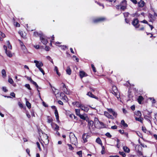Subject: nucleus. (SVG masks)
<instances>
[{"instance_id": "nucleus-42", "label": "nucleus", "mask_w": 157, "mask_h": 157, "mask_svg": "<svg viewBox=\"0 0 157 157\" xmlns=\"http://www.w3.org/2000/svg\"><path fill=\"white\" fill-rule=\"evenodd\" d=\"M8 81V82L11 84H12L13 82V80L11 78H9Z\"/></svg>"}, {"instance_id": "nucleus-40", "label": "nucleus", "mask_w": 157, "mask_h": 157, "mask_svg": "<svg viewBox=\"0 0 157 157\" xmlns=\"http://www.w3.org/2000/svg\"><path fill=\"white\" fill-rule=\"evenodd\" d=\"M67 145L68 146L69 149L70 150H72L74 149V148L72 147V146L71 144H68Z\"/></svg>"}, {"instance_id": "nucleus-37", "label": "nucleus", "mask_w": 157, "mask_h": 157, "mask_svg": "<svg viewBox=\"0 0 157 157\" xmlns=\"http://www.w3.org/2000/svg\"><path fill=\"white\" fill-rule=\"evenodd\" d=\"M75 104H76V105L79 107H80L81 108V106L82 105L79 102L76 101V102L75 103Z\"/></svg>"}, {"instance_id": "nucleus-43", "label": "nucleus", "mask_w": 157, "mask_h": 157, "mask_svg": "<svg viewBox=\"0 0 157 157\" xmlns=\"http://www.w3.org/2000/svg\"><path fill=\"white\" fill-rule=\"evenodd\" d=\"M120 154L122 155L123 157H125L126 155L123 152H119Z\"/></svg>"}, {"instance_id": "nucleus-64", "label": "nucleus", "mask_w": 157, "mask_h": 157, "mask_svg": "<svg viewBox=\"0 0 157 157\" xmlns=\"http://www.w3.org/2000/svg\"><path fill=\"white\" fill-rule=\"evenodd\" d=\"M153 136L155 139L157 140V135L156 134H154Z\"/></svg>"}, {"instance_id": "nucleus-9", "label": "nucleus", "mask_w": 157, "mask_h": 157, "mask_svg": "<svg viewBox=\"0 0 157 157\" xmlns=\"http://www.w3.org/2000/svg\"><path fill=\"white\" fill-rule=\"evenodd\" d=\"M107 110L108 111V112L113 114V117H116L117 116V113L113 111L112 109H107Z\"/></svg>"}, {"instance_id": "nucleus-54", "label": "nucleus", "mask_w": 157, "mask_h": 157, "mask_svg": "<svg viewBox=\"0 0 157 157\" xmlns=\"http://www.w3.org/2000/svg\"><path fill=\"white\" fill-rule=\"evenodd\" d=\"M111 128L113 129H116L117 128V126L116 125L113 126H111Z\"/></svg>"}, {"instance_id": "nucleus-55", "label": "nucleus", "mask_w": 157, "mask_h": 157, "mask_svg": "<svg viewBox=\"0 0 157 157\" xmlns=\"http://www.w3.org/2000/svg\"><path fill=\"white\" fill-rule=\"evenodd\" d=\"M119 132L121 134H124V130H119Z\"/></svg>"}, {"instance_id": "nucleus-39", "label": "nucleus", "mask_w": 157, "mask_h": 157, "mask_svg": "<svg viewBox=\"0 0 157 157\" xmlns=\"http://www.w3.org/2000/svg\"><path fill=\"white\" fill-rule=\"evenodd\" d=\"M75 112L76 113V114L77 115L79 116L80 114V110L78 109H75Z\"/></svg>"}, {"instance_id": "nucleus-2", "label": "nucleus", "mask_w": 157, "mask_h": 157, "mask_svg": "<svg viewBox=\"0 0 157 157\" xmlns=\"http://www.w3.org/2000/svg\"><path fill=\"white\" fill-rule=\"evenodd\" d=\"M69 137L72 144L76 145L78 142L77 139L74 134L72 132L70 133Z\"/></svg>"}, {"instance_id": "nucleus-50", "label": "nucleus", "mask_w": 157, "mask_h": 157, "mask_svg": "<svg viewBox=\"0 0 157 157\" xmlns=\"http://www.w3.org/2000/svg\"><path fill=\"white\" fill-rule=\"evenodd\" d=\"M18 41L19 42L20 45L21 47H22L24 45L22 41H21L20 40H19Z\"/></svg>"}, {"instance_id": "nucleus-8", "label": "nucleus", "mask_w": 157, "mask_h": 157, "mask_svg": "<svg viewBox=\"0 0 157 157\" xmlns=\"http://www.w3.org/2000/svg\"><path fill=\"white\" fill-rule=\"evenodd\" d=\"M104 115L108 118L111 119H114V118L113 116H112L111 115V113H110L108 112L105 111L104 112Z\"/></svg>"}, {"instance_id": "nucleus-48", "label": "nucleus", "mask_w": 157, "mask_h": 157, "mask_svg": "<svg viewBox=\"0 0 157 157\" xmlns=\"http://www.w3.org/2000/svg\"><path fill=\"white\" fill-rule=\"evenodd\" d=\"M91 67L92 68L94 72H96V70L94 65L91 64Z\"/></svg>"}, {"instance_id": "nucleus-21", "label": "nucleus", "mask_w": 157, "mask_h": 157, "mask_svg": "<svg viewBox=\"0 0 157 157\" xmlns=\"http://www.w3.org/2000/svg\"><path fill=\"white\" fill-rule=\"evenodd\" d=\"M123 149L125 152L127 153H129L130 151L129 149L126 146H124L123 147Z\"/></svg>"}, {"instance_id": "nucleus-57", "label": "nucleus", "mask_w": 157, "mask_h": 157, "mask_svg": "<svg viewBox=\"0 0 157 157\" xmlns=\"http://www.w3.org/2000/svg\"><path fill=\"white\" fill-rule=\"evenodd\" d=\"M36 49H38L39 48V46L38 45H35L33 46Z\"/></svg>"}, {"instance_id": "nucleus-53", "label": "nucleus", "mask_w": 157, "mask_h": 157, "mask_svg": "<svg viewBox=\"0 0 157 157\" xmlns=\"http://www.w3.org/2000/svg\"><path fill=\"white\" fill-rule=\"evenodd\" d=\"M122 3L123 4V5H127V1L125 0H124L122 2Z\"/></svg>"}, {"instance_id": "nucleus-25", "label": "nucleus", "mask_w": 157, "mask_h": 157, "mask_svg": "<svg viewBox=\"0 0 157 157\" xmlns=\"http://www.w3.org/2000/svg\"><path fill=\"white\" fill-rule=\"evenodd\" d=\"M121 124L125 128L128 127V124L125 123L124 121L123 120H121Z\"/></svg>"}, {"instance_id": "nucleus-18", "label": "nucleus", "mask_w": 157, "mask_h": 157, "mask_svg": "<svg viewBox=\"0 0 157 157\" xmlns=\"http://www.w3.org/2000/svg\"><path fill=\"white\" fill-rule=\"evenodd\" d=\"M87 95L88 96H89L91 97V98H96V99H97V98L91 92H88L87 94Z\"/></svg>"}, {"instance_id": "nucleus-22", "label": "nucleus", "mask_w": 157, "mask_h": 157, "mask_svg": "<svg viewBox=\"0 0 157 157\" xmlns=\"http://www.w3.org/2000/svg\"><path fill=\"white\" fill-rule=\"evenodd\" d=\"M94 124V122L92 121H88V125L89 126V128L90 129V127H92L93 126Z\"/></svg>"}, {"instance_id": "nucleus-49", "label": "nucleus", "mask_w": 157, "mask_h": 157, "mask_svg": "<svg viewBox=\"0 0 157 157\" xmlns=\"http://www.w3.org/2000/svg\"><path fill=\"white\" fill-rule=\"evenodd\" d=\"M105 135L108 137H111L112 136L110 135L109 133L107 132L106 133Z\"/></svg>"}, {"instance_id": "nucleus-27", "label": "nucleus", "mask_w": 157, "mask_h": 157, "mask_svg": "<svg viewBox=\"0 0 157 157\" xmlns=\"http://www.w3.org/2000/svg\"><path fill=\"white\" fill-rule=\"evenodd\" d=\"M2 77L5 78L6 76V71L4 69H3L2 71Z\"/></svg>"}, {"instance_id": "nucleus-44", "label": "nucleus", "mask_w": 157, "mask_h": 157, "mask_svg": "<svg viewBox=\"0 0 157 157\" xmlns=\"http://www.w3.org/2000/svg\"><path fill=\"white\" fill-rule=\"evenodd\" d=\"M36 145L38 147V148L40 151H41V149L40 147V144L38 142H37L36 143Z\"/></svg>"}, {"instance_id": "nucleus-36", "label": "nucleus", "mask_w": 157, "mask_h": 157, "mask_svg": "<svg viewBox=\"0 0 157 157\" xmlns=\"http://www.w3.org/2000/svg\"><path fill=\"white\" fill-rule=\"evenodd\" d=\"M105 148L104 146H102V150L101 151V153L102 154H104L105 153Z\"/></svg>"}, {"instance_id": "nucleus-35", "label": "nucleus", "mask_w": 157, "mask_h": 157, "mask_svg": "<svg viewBox=\"0 0 157 157\" xmlns=\"http://www.w3.org/2000/svg\"><path fill=\"white\" fill-rule=\"evenodd\" d=\"M46 58L47 59L50 61L52 63H53V61L52 59H51V57L50 56H47L46 57Z\"/></svg>"}, {"instance_id": "nucleus-29", "label": "nucleus", "mask_w": 157, "mask_h": 157, "mask_svg": "<svg viewBox=\"0 0 157 157\" xmlns=\"http://www.w3.org/2000/svg\"><path fill=\"white\" fill-rule=\"evenodd\" d=\"M135 119L136 121H140L141 123H142L143 119L141 117H135Z\"/></svg>"}, {"instance_id": "nucleus-26", "label": "nucleus", "mask_w": 157, "mask_h": 157, "mask_svg": "<svg viewBox=\"0 0 157 157\" xmlns=\"http://www.w3.org/2000/svg\"><path fill=\"white\" fill-rule=\"evenodd\" d=\"M79 116L81 119L83 120H86L87 121H88V120L86 119V117L83 115L80 114L79 115Z\"/></svg>"}, {"instance_id": "nucleus-16", "label": "nucleus", "mask_w": 157, "mask_h": 157, "mask_svg": "<svg viewBox=\"0 0 157 157\" xmlns=\"http://www.w3.org/2000/svg\"><path fill=\"white\" fill-rule=\"evenodd\" d=\"M148 17L149 19V21L151 22H153L155 19V17L150 13L149 14Z\"/></svg>"}, {"instance_id": "nucleus-28", "label": "nucleus", "mask_w": 157, "mask_h": 157, "mask_svg": "<svg viewBox=\"0 0 157 157\" xmlns=\"http://www.w3.org/2000/svg\"><path fill=\"white\" fill-rule=\"evenodd\" d=\"M96 142L100 144H102V143L100 139L99 138H98L96 140Z\"/></svg>"}, {"instance_id": "nucleus-52", "label": "nucleus", "mask_w": 157, "mask_h": 157, "mask_svg": "<svg viewBox=\"0 0 157 157\" xmlns=\"http://www.w3.org/2000/svg\"><path fill=\"white\" fill-rule=\"evenodd\" d=\"M0 35H1L2 36L3 38H4L5 37V34L1 32H0Z\"/></svg>"}, {"instance_id": "nucleus-31", "label": "nucleus", "mask_w": 157, "mask_h": 157, "mask_svg": "<svg viewBox=\"0 0 157 157\" xmlns=\"http://www.w3.org/2000/svg\"><path fill=\"white\" fill-rule=\"evenodd\" d=\"M99 122L100 126L99 127L101 128H102L105 127V125L103 124V123L98 121Z\"/></svg>"}, {"instance_id": "nucleus-5", "label": "nucleus", "mask_w": 157, "mask_h": 157, "mask_svg": "<svg viewBox=\"0 0 157 157\" xmlns=\"http://www.w3.org/2000/svg\"><path fill=\"white\" fill-rule=\"evenodd\" d=\"M139 22V21L137 19H135L132 21V24L136 28H138L140 26L138 24Z\"/></svg>"}, {"instance_id": "nucleus-3", "label": "nucleus", "mask_w": 157, "mask_h": 157, "mask_svg": "<svg viewBox=\"0 0 157 157\" xmlns=\"http://www.w3.org/2000/svg\"><path fill=\"white\" fill-rule=\"evenodd\" d=\"M112 91V94H114L117 98V99L119 100L120 99V94L116 86H113Z\"/></svg>"}, {"instance_id": "nucleus-62", "label": "nucleus", "mask_w": 157, "mask_h": 157, "mask_svg": "<svg viewBox=\"0 0 157 157\" xmlns=\"http://www.w3.org/2000/svg\"><path fill=\"white\" fill-rule=\"evenodd\" d=\"M131 108L132 110H134L135 109V105H133L131 107Z\"/></svg>"}, {"instance_id": "nucleus-63", "label": "nucleus", "mask_w": 157, "mask_h": 157, "mask_svg": "<svg viewBox=\"0 0 157 157\" xmlns=\"http://www.w3.org/2000/svg\"><path fill=\"white\" fill-rule=\"evenodd\" d=\"M58 103L60 105H63V102L60 100H59L58 101Z\"/></svg>"}, {"instance_id": "nucleus-51", "label": "nucleus", "mask_w": 157, "mask_h": 157, "mask_svg": "<svg viewBox=\"0 0 157 157\" xmlns=\"http://www.w3.org/2000/svg\"><path fill=\"white\" fill-rule=\"evenodd\" d=\"M140 22H141V23H145V24H147L148 25L149 24H148V23L147 22V21H146V20H144L142 21H140Z\"/></svg>"}, {"instance_id": "nucleus-47", "label": "nucleus", "mask_w": 157, "mask_h": 157, "mask_svg": "<svg viewBox=\"0 0 157 157\" xmlns=\"http://www.w3.org/2000/svg\"><path fill=\"white\" fill-rule=\"evenodd\" d=\"M2 90H3L4 92H6L8 90H7L6 89V87H2Z\"/></svg>"}, {"instance_id": "nucleus-1", "label": "nucleus", "mask_w": 157, "mask_h": 157, "mask_svg": "<svg viewBox=\"0 0 157 157\" xmlns=\"http://www.w3.org/2000/svg\"><path fill=\"white\" fill-rule=\"evenodd\" d=\"M34 63L36 64V66L39 69L40 71L42 73L43 75H44L45 73L43 70L41 68V67L43 66V64L40 61H38L35 60L34 61Z\"/></svg>"}, {"instance_id": "nucleus-58", "label": "nucleus", "mask_w": 157, "mask_h": 157, "mask_svg": "<svg viewBox=\"0 0 157 157\" xmlns=\"http://www.w3.org/2000/svg\"><path fill=\"white\" fill-rule=\"evenodd\" d=\"M129 13H128L126 12L124 13V17H128V15Z\"/></svg>"}, {"instance_id": "nucleus-6", "label": "nucleus", "mask_w": 157, "mask_h": 157, "mask_svg": "<svg viewBox=\"0 0 157 157\" xmlns=\"http://www.w3.org/2000/svg\"><path fill=\"white\" fill-rule=\"evenodd\" d=\"M3 48L5 50V52L7 55V56H8L9 57H11L13 56V55L11 53V52L9 51H8L7 50V47L5 46L4 45L3 46Z\"/></svg>"}, {"instance_id": "nucleus-34", "label": "nucleus", "mask_w": 157, "mask_h": 157, "mask_svg": "<svg viewBox=\"0 0 157 157\" xmlns=\"http://www.w3.org/2000/svg\"><path fill=\"white\" fill-rule=\"evenodd\" d=\"M135 114L137 116L139 117H141L142 115L140 111H138L136 112Z\"/></svg>"}, {"instance_id": "nucleus-10", "label": "nucleus", "mask_w": 157, "mask_h": 157, "mask_svg": "<svg viewBox=\"0 0 157 157\" xmlns=\"http://www.w3.org/2000/svg\"><path fill=\"white\" fill-rule=\"evenodd\" d=\"M41 42L44 45H46L48 43V40L44 36H41L40 37Z\"/></svg>"}, {"instance_id": "nucleus-20", "label": "nucleus", "mask_w": 157, "mask_h": 157, "mask_svg": "<svg viewBox=\"0 0 157 157\" xmlns=\"http://www.w3.org/2000/svg\"><path fill=\"white\" fill-rule=\"evenodd\" d=\"M144 2L142 0H140V1L138 2V4L139 7H142L144 5Z\"/></svg>"}, {"instance_id": "nucleus-41", "label": "nucleus", "mask_w": 157, "mask_h": 157, "mask_svg": "<svg viewBox=\"0 0 157 157\" xmlns=\"http://www.w3.org/2000/svg\"><path fill=\"white\" fill-rule=\"evenodd\" d=\"M25 86L29 90H31L30 85L29 84H26L25 85Z\"/></svg>"}, {"instance_id": "nucleus-12", "label": "nucleus", "mask_w": 157, "mask_h": 157, "mask_svg": "<svg viewBox=\"0 0 157 157\" xmlns=\"http://www.w3.org/2000/svg\"><path fill=\"white\" fill-rule=\"evenodd\" d=\"M89 137L88 134L84 133L82 135V138L84 143H86L87 141V139Z\"/></svg>"}, {"instance_id": "nucleus-45", "label": "nucleus", "mask_w": 157, "mask_h": 157, "mask_svg": "<svg viewBox=\"0 0 157 157\" xmlns=\"http://www.w3.org/2000/svg\"><path fill=\"white\" fill-rule=\"evenodd\" d=\"M126 7V5L122 6L121 7V9L123 10H124Z\"/></svg>"}, {"instance_id": "nucleus-14", "label": "nucleus", "mask_w": 157, "mask_h": 157, "mask_svg": "<svg viewBox=\"0 0 157 157\" xmlns=\"http://www.w3.org/2000/svg\"><path fill=\"white\" fill-rule=\"evenodd\" d=\"M79 76L80 78H82L83 77L87 76V75L85 72L83 71H80L79 72Z\"/></svg>"}, {"instance_id": "nucleus-17", "label": "nucleus", "mask_w": 157, "mask_h": 157, "mask_svg": "<svg viewBox=\"0 0 157 157\" xmlns=\"http://www.w3.org/2000/svg\"><path fill=\"white\" fill-rule=\"evenodd\" d=\"M66 72L67 74L68 75H71V69L70 68V67L68 66L67 67V69L66 70Z\"/></svg>"}, {"instance_id": "nucleus-4", "label": "nucleus", "mask_w": 157, "mask_h": 157, "mask_svg": "<svg viewBox=\"0 0 157 157\" xmlns=\"http://www.w3.org/2000/svg\"><path fill=\"white\" fill-rule=\"evenodd\" d=\"M42 141L45 145H47L49 143L48 136L47 135L44 134L42 137Z\"/></svg>"}, {"instance_id": "nucleus-13", "label": "nucleus", "mask_w": 157, "mask_h": 157, "mask_svg": "<svg viewBox=\"0 0 157 157\" xmlns=\"http://www.w3.org/2000/svg\"><path fill=\"white\" fill-rule=\"evenodd\" d=\"M80 108L82 110H83L85 112H87L89 110V108L88 107L82 105L81 106Z\"/></svg>"}, {"instance_id": "nucleus-23", "label": "nucleus", "mask_w": 157, "mask_h": 157, "mask_svg": "<svg viewBox=\"0 0 157 157\" xmlns=\"http://www.w3.org/2000/svg\"><path fill=\"white\" fill-rule=\"evenodd\" d=\"M25 100H26V105L27 106L29 109H30L31 107V105L30 103L27 101V99L26 98H25Z\"/></svg>"}, {"instance_id": "nucleus-59", "label": "nucleus", "mask_w": 157, "mask_h": 157, "mask_svg": "<svg viewBox=\"0 0 157 157\" xmlns=\"http://www.w3.org/2000/svg\"><path fill=\"white\" fill-rule=\"evenodd\" d=\"M10 95L14 98L15 97V94L13 92L11 93H10Z\"/></svg>"}, {"instance_id": "nucleus-24", "label": "nucleus", "mask_w": 157, "mask_h": 157, "mask_svg": "<svg viewBox=\"0 0 157 157\" xmlns=\"http://www.w3.org/2000/svg\"><path fill=\"white\" fill-rule=\"evenodd\" d=\"M143 99V98L141 96H139L138 98V101L140 104H141L142 101Z\"/></svg>"}, {"instance_id": "nucleus-38", "label": "nucleus", "mask_w": 157, "mask_h": 157, "mask_svg": "<svg viewBox=\"0 0 157 157\" xmlns=\"http://www.w3.org/2000/svg\"><path fill=\"white\" fill-rule=\"evenodd\" d=\"M77 154L80 157H82V151H78L77 152Z\"/></svg>"}, {"instance_id": "nucleus-32", "label": "nucleus", "mask_w": 157, "mask_h": 157, "mask_svg": "<svg viewBox=\"0 0 157 157\" xmlns=\"http://www.w3.org/2000/svg\"><path fill=\"white\" fill-rule=\"evenodd\" d=\"M62 84L63 86L62 90L64 92L65 91H66V90H67V89L66 87V86L64 84L62 83Z\"/></svg>"}, {"instance_id": "nucleus-61", "label": "nucleus", "mask_w": 157, "mask_h": 157, "mask_svg": "<svg viewBox=\"0 0 157 157\" xmlns=\"http://www.w3.org/2000/svg\"><path fill=\"white\" fill-rule=\"evenodd\" d=\"M18 105L21 108H22L23 107L22 104L20 102L18 103Z\"/></svg>"}, {"instance_id": "nucleus-60", "label": "nucleus", "mask_w": 157, "mask_h": 157, "mask_svg": "<svg viewBox=\"0 0 157 157\" xmlns=\"http://www.w3.org/2000/svg\"><path fill=\"white\" fill-rule=\"evenodd\" d=\"M26 151L29 156H30V150L29 149H27L26 150Z\"/></svg>"}, {"instance_id": "nucleus-56", "label": "nucleus", "mask_w": 157, "mask_h": 157, "mask_svg": "<svg viewBox=\"0 0 157 157\" xmlns=\"http://www.w3.org/2000/svg\"><path fill=\"white\" fill-rule=\"evenodd\" d=\"M149 99H150L151 100H152V103H154L155 102V100L153 98H149Z\"/></svg>"}, {"instance_id": "nucleus-30", "label": "nucleus", "mask_w": 157, "mask_h": 157, "mask_svg": "<svg viewBox=\"0 0 157 157\" xmlns=\"http://www.w3.org/2000/svg\"><path fill=\"white\" fill-rule=\"evenodd\" d=\"M53 119L51 117H48V122L49 123L53 124L52 123Z\"/></svg>"}, {"instance_id": "nucleus-7", "label": "nucleus", "mask_w": 157, "mask_h": 157, "mask_svg": "<svg viewBox=\"0 0 157 157\" xmlns=\"http://www.w3.org/2000/svg\"><path fill=\"white\" fill-rule=\"evenodd\" d=\"M60 98L65 102H67L68 101V99L67 97L63 93H60Z\"/></svg>"}, {"instance_id": "nucleus-46", "label": "nucleus", "mask_w": 157, "mask_h": 157, "mask_svg": "<svg viewBox=\"0 0 157 157\" xmlns=\"http://www.w3.org/2000/svg\"><path fill=\"white\" fill-rule=\"evenodd\" d=\"M21 48L24 51V52H26V48L25 45L23 46Z\"/></svg>"}, {"instance_id": "nucleus-33", "label": "nucleus", "mask_w": 157, "mask_h": 157, "mask_svg": "<svg viewBox=\"0 0 157 157\" xmlns=\"http://www.w3.org/2000/svg\"><path fill=\"white\" fill-rule=\"evenodd\" d=\"M142 130L145 133H148V131L146 129L145 127L142 126Z\"/></svg>"}, {"instance_id": "nucleus-19", "label": "nucleus", "mask_w": 157, "mask_h": 157, "mask_svg": "<svg viewBox=\"0 0 157 157\" xmlns=\"http://www.w3.org/2000/svg\"><path fill=\"white\" fill-rule=\"evenodd\" d=\"M55 114L56 118V121H59V116L58 115V113L57 110L56 109L55 110Z\"/></svg>"}, {"instance_id": "nucleus-15", "label": "nucleus", "mask_w": 157, "mask_h": 157, "mask_svg": "<svg viewBox=\"0 0 157 157\" xmlns=\"http://www.w3.org/2000/svg\"><path fill=\"white\" fill-rule=\"evenodd\" d=\"M51 126L53 129L55 131H58L59 129V126L56 124H51Z\"/></svg>"}, {"instance_id": "nucleus-11", "label": "nucleus", "mask_w": 157, "mask_h": 157, "mask_svg": "<svg viewBox=\"0 0 157 157\" xmlns=\"http://www.w3.org/2000/svg\"><path fill=\"white\" fill-rule=\"evenodd\" d=\"M105 19V18L103 17H101L95 19L94 20V23H97L99 22H100L102 21H103Z\"/></svg>"}]
</instances>
